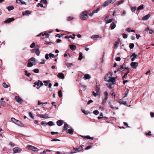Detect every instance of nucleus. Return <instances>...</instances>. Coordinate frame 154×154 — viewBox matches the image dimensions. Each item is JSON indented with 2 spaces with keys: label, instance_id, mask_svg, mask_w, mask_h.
Returning <instances> with one entry per match:
<instances>
[{
  "label": "nucleus",
  "instance_id": "nucleus-1",
  "mask_svg": "<svg viewBox=\"0 0 154 154\" xmlns=\"http://www.w3.org/2000/svg\"><path fill=\"white\" fill-rule=\"evenodd\" d=\"M112 74L111 72H109L105 75L104 79V81L112 82V85L115 84L116 81V78L112 77Z\"/></svg>",
  "mask_w": 154,
  "mask_h": 154
},
{
  "label": "nucleus",
  "instance_id": "nucleus-2",
  "mask_svg": "<svg viewBox=\"0 0 154 154\" xmlns=\"http://www.w3.org/2000/svg\"><path fill=\"white\" fill-rule=\"evenodd\" d=\"M37 60H36V59L34 57H32L30 58L28 60L27 66L28 67H31L33 65H36Z\"/></svg>",
  "mask_w": 154,
  "mask_h": 154
},
{
  "label": "nucleus",
  "instance_id": "nucleus-3",
  "mask_svg": "<svg viewBox=\"0 0 154 154\" xmlns=\"http://www.w3.org/2000/svg\"><path fill=\"white\" fill-rule=\"evenodd\" d=\"M80 18L83 20H85L88 18V13L86 11L82 12L80 15Z\"/></svg>",
  "mask_w": 154,
  "mask_h": 154
},
{
  "label": "nucleus",
  "instance_id": "nucleus-4",
  "mask_svg": "<svg viewBox=\"0 0 154 154\" xmlns=\"http://www.w3.org/2000/svg\"><path fill=\"white\" fill-rule=\"evenodd\" d=\"M11 120L12 121L15 123L18 126H23V124L22 122L14 118H11Z\"/></svg>",
  "mask_w": 154,
  "mask_h": 154
},
{
  "label": "nucleus",
  "instance_id": "nucleus-5",
  "mask_svg": "<svg viewBox=\"0 0 154 154\" xmlns=\"http://www.w3.org/2000/svg\"><path fill=\"white\" fill-rule=\"evenodd\" d=\"M27 147L29 150H31L34 152H37L38 150L36 147L30 145L27 146Z\"/></svg>",
  "mask_w": 154,
  "mask_h": 154
},
{
  "label": "nucleus",
  "instance_id": "nucleus-6",
  "mask_svg": "<svg viewBox=\"0 0 154 154\" xmlns=\"http://www.w3.org/2000/svg\"><path fill=\"white\" fill-rule=\"evenodd\" d=\"M13 150L14 153H19L21 151L22 149L18 147H16L13 148Z\"/></svg>",
  "mask_w": 154,
  "mask_h": 154
},
{
  "label": "nucleus",
  "instance_id": "nucleus-7",
  "mask_svg": "<svg viewBox=\"0 0 154 154\" xmlns=\"http://www.w3.org/2000/svg\"><path fill=\"white\" fill-rule=\"evenodd\" d=\"M115 2V0L112 1V0H107L106 1L103 5V7H106L109 5L110 3H113Z\"/></svg>",
  "mask_w": 154,
  "mask_h": 154
},
{
  "label": "nucleus",
  "instance_id": "nucleus-8",
  "mask_svg": "<svg viewBox=\"0 0 154 154\" xmlns=\"http://www.w3.org/2000/svg\"><path fill=\"white\" fill-rule=\"evenodd\" d=\"M15 100L19 103L21 104L23 102L22 99L19 96H16L15 97Z\"/></svg>",
  "mask_w": 154,
  "mask_h": 154
},
{
  "label": "nucleus",
  "instance_id": "nucleus-9",
  "mask_svg": "<svg viewBox=\"0 0 154 154\" xmlns=\"http://www.w3.org/2000/svg\"><path fill=\"white\" fill-rule=\"evenodd\" d=\"M130 65L133 68L136 69L138 66V63L136 62H132L131 63Z\"/></svg>",
  "mask_w": 154,
  "mask_h": 154
},
{
  "label": "nucleus",
  "instance_id": "nucleus-10",
  "mask_svg": "<svg viewBox=\"0 0 154 154\" xmlns=\"http://www.w3.org/2000/svg\"><path fill=\"white\" fill-rule=\"evenodd\" d=\"M14 20V18L13 17L9 18L7 20L5 21L4 22L5 23H10L11 22Z\"/></svg>",
  "mask_w": 154,
  "mask_h": 154
},
{
  "label": "nucleus",
  "instance_id": "nucleus-11",
  "mask_svg": "<svg viewBox=\"0 0 154 154\" xmlns=\"http://www.w3.org/2000/svg\"><path fill=\"white\" fill-rule=\"evenodd\" d=\"M83 149V147L82 146H80L79 147L77 148H75L73 147V149L75 151L77 152H79L82 151Z\"/></svg>",
  "mask_w": 154,
  "mask_h": 154
},
{
  "label": "nucleus",
  "instance_id": "nucleus-12",
  "mask_svg": "<svg viewBox=\"0 0 154 154\" xmlns=\"http://www.w3.org/2000/svg\"><path fill=\"white\" fill-rule=\"evenodd\" d=\"M39 117L45 119H47L48 118H50V117H48V114H39Z\"/></svg>",
  "mask_w": 154,
  "mask_h": 154
},
{
  "label": "nucleus",
  "instance_id": "nucleus-13",
  "mask_svg": "<svg viewBox=\"0 0 154 154\" xmlns=\"http://www.w3.org/2000/svg\"><path fill=\"white\" fill-rule=\"evenodd\" d=\"M16 2L20 5H26V3L24 2H22L21 0H16Z\"/></svg>",
  "mask_w": 154,
  "mask_h": 154
},
{
  "label": "nucleus",
  "instance_id": "nucleus-14",
  "mask_svg": "<svg viewBox=\"0 0 154 154\" xmlns=\"http://www.w3.org/2000/svg\"><path fill=\"white\" fill-rule=\"evenodd\" d=\"M150 16V14H149L143 17H142V19L143 20H147L149 18Z\"/></svg>",
  "mask_w": 154,
  "mask_h": 154
},
{
  "label": "nucleus",
  "instance_id": "nucleus-15",
  "mask_svg": "<svg viewBox=\"0 0 154 154\" xmlns=\"http://www.w3.org/2000/svg\"><path fill=\"white\" fill-rule=\"evenodd\" d=\"M119 103L121 104H123L125 106L127 105V103L126 101H123L122 100L120 99L118 101Z\"/></svg>",
  "mask_w": 154,
  "mask_h": 154
},
{
  "label": "nucleus",
  "instance_id": "nucleus-16",
  "mask_svg": "<svg viewBox=\"0 0 154 154\" xmlns=\"http://www.w3.org/2000/svg\"><path fill=\"white\" fill-rule=\"evenodd\" d=\"M41 35H42L43 36H45V37L46 38H48L49 36V35L46 33H45L44 34L42 33H40V34H39V36Z\"/></svg>",
  "mask_w": 154,
  "mask_h": 154
},
{
  "label": "nucleus",
  "instance_id": "nucleus-17",
  "mask_svg": "<svg viewBox=\"0 0 154 154\" xmlns=\"http://www.w3.org/2000/svg\"><path fill=\"white\" fill-rule=\"evenodd\" d=\"M31 13V12L28 10H26L24 12H23V16L26 15H28Z\"/></svg>",
  "mask_w": 154,
  "mask_h": 154
},
{
  "label": "nucleus",
  "instance_id": "nucleus-18",
  "mask_svg": "<svg viewBox=\"0 0 154 154\" xmlns=\"http://www.w3.org/2000/svg\"><path fill=\"white\" fill-rule=\"evenodd\" d=\"M57 77L60 79H63L64 78V74L62 73H59L58 74Z\"/></svg>",
  "mask_w": 154,
  "mask_h": 154
},
{
  "label": "nucleus",
  "instance_id": "nucleus-19",
  "mask_svg": "<svg viewBox=\"0 0 154 154\" xmlns=\"http://www.w3.org/2000/svg\"><path fill=\"white\" fill-rule=\"evenodd\" d=\"M57 124L58 126H61L63 124V121L61 120H58L57 122Z\"/></svg>",
  "mask_w": 154,
  "mask_h": 154
},
{
  "label": "nucleus",
  "instance_id": "nucleus-20",
  "mask_svg": "<svg viewBox=\"0 0 154 154\" xmlns=\"http://www.w3.org/2000/svg\"><path fill=\"white\" fill-rule=\"evenodd\" d=\"M73 130L72 129L67 130L66 131L67 133H69L71 135L73 134Z\"/></svg>",
  "mask_w": 154,
  "mask_h": 154
},
{
  "label": "nucleus",
  "instance_id": "nucleus-21",
  "mask_svg": "<svg viewBox=\"0 0 154 154\" xmlns=\"http://www.w3.org/2000/svg\"><path fill=\"white\" fill-rule=\"evenodd\" d=\"M32 53H35L37 55H38V48L36 49H32Z\"/></svg>",
  "mask_w": 154,
  "mask_h": 154
},
{
  "label": "nucleus",
  "instance_id": "nucleus-22",
  "mask_svg": "<svg viewBox=\"0 0 154 154\" xmlns=\"http://www.w3.org/2000/svg\"><path fill=\"white\" fill-rule=\"evenodd\" d=\"M84 138H87L88 139L93 140L94 138L93 137H91L89 135L85 136H81Z\"/></svg>",
  "mask_w": 154,
  "mask_h": 154
},
{
  "label": "nucleus",
  "instance_id": "nucleus-23",
  "mask_svg": "<svg viewBox=\"0 0 154 154\" xmlns=\"http://www.w3.org/2000/svg\"><path fill=\"white\" fill-rule=\"evenodd\" d=\"M70 48L72 51L75 50L76 48V46L74 45H71L69 46Z\"/></svg>",
  "mask_w": 154,
  "mask_h": 154
},
{
  "label": "nucleus",
  "instance_id": "nucleus-24",
  "mask_svg": "<svg viewBox=\"0 0 154 154\" xmlns=\"http://www.w3.org/2000/svg\"><path fill=\"white\" fill-rule=\"evenodd\" d=\"M116 26V24L114 23L113 22L111 23L110 27L111 29H113L115 28Z\"/></svg>",
  "mask_w": 154,
  "mask_h": 154
},
{
  "label": "nucleus",
  "instance_id": "nucleus-25",
  "mask_svg": "<svg viewBox=\"0 0 154 154\" xmlns=\"http://www.w3.org/2000/svg\"><path fill=\"white\" fill-rule=\"evenodd\" d=\"M68 125L67 123H65L64 125L63 126V129L62 131L63 132L64 131H66L67 130V129L68 128Z\"/></svg>",
  "mask_w": 154,
  "mask_h": 154
},
{
  "label": "nucleus",
  "instance_id": "nucleus-26",
  "mask_svg": "<svg viewBox=\"0 0 154 154\" xmlns=\"http://www.w3.org/2000/svg\"><path fill=\"white\" fill-rule=\"evenodd\" d=\"M95 91L97 93V94H100V88L98 86H97L95 88Z\"/></svg>",
  "mask_w": 154,
  "mask_h": 154
},
{
  "label": "nucleus",
  "instance_id": "nucleus-27",
  "mask_svg": "<svg viewBox=\"0 0 154 154\" xmlns=\"http://www.w3.org/2000/svg\"><path fill=\"white\" fill-rule=\"evenodd\" d=\"M99 37V36L97 35H92L91 38L94 40H95Z\"/></svg>",
  "mask_w": 154,
  "mask_h": 154
},
{
  "label": "nucleus",
  "instance_id": "nucleus-28",
  "mask_svg": "<svg viewBox=\"0 0 154 154\" xmlns=\"http://www.w3.org/2000/svg\"><path fill=\"white\" fill-rule=\"evenodd\" d=\"M119 44V42L117 41L116 42L114 45V48L115 49L116 48L118 47Z\"/></svg>",
  "mask_w": 154,
  "mask_h": 154
},
{
  "label": "nucleus",
  "instance_id": "nucleus-29",
  "mask_svg": "<svg viewBox=\"0 0 154 154\" xmlns=\"http://www.w3.org/2000/svg\"><path fill=\"white\" fill-rule=\"evenodd\" d=\"M83 58L82 57V54L81 52H80L79 53V60H82Z\"/></svg>",
  "mask_w": 154,
  "mask_h": 154
},
{
  "label": "nucleus",
  "instance_id": "nucleus-30",
  "mask_svg": "<svg viewBox=\"0 0 154 154\" xmlns=\"http://www.w3.org/2000/svg\"><path fill=\"white\" fill-rule=\"evenodd\" d=\"M7 9L9 11H10L11 10H12L14 9V7L13 6H10L8 7Z\"/></svg>",
  "mask_w": 154,
  "mask_h": 154
},
{
  "label": "nucleus",
  "instance_id": "nucleus-31",
  "mask_svg": "<svg viewBox=\"0 0 154 154\" xmlns=\"http://www.w3.org/2000/svg\"><path fill=\"white\" fill-rule=\"evenodd\" d=\"M143 5H141L140 6H139L137 8V11H139L140 10H142V9H143Z\"/></svg>",
  "mask_w": 154,
  "mask_h": 154
},
{
  "label": "nucleus",
  "instance_id": "nucleus-32",
  "mask_svg": "<svg viewBox=\"0 0 154 154\" xmlns=\"http://www.w3.org/2000/svg\"><path fill=\"white\" fill-rule=\"evenodd\" d=\"M124 2V0H121L119 1L116 4V5H119L122 3H123Z\"/></svg>",
  "mask_w": 154,
  "mask_h": 154
},
{
  "label": "nucleus",
  "instance_id": "nucleus-33",
  "mask_svg": "<svg viewBox=\"0 0 154 154\" xmlns=\"http://www.w3.org/2000/svg\"><path fill=\"white\" fill-rule=\"evenodd\" d=\"M37 86L36 87L38 89V82H35L34 83V85H33V87H35L36 86V85Z\"/></svg>",
  "mask_w": 154,
  "mask_h": 154
},
{
  "label": "nucleus",
  "instance_id": "nucleus-34",
  "mask_svg": "<svg viewBox=\"0 0 154 154\" xmlns=\"http://www.w3.org/2000/svg\"><path fill=\"white\" fill-rule=\"evenodd\" d=\"M84 78H85L86 79H88L90 78V76L88 74H86L84 75Z\"/></svg>",
  "mask_w": 154,
  "mask_h": 154
},
{
  "label": "nucleus",
  "instance_id": "nucleus-35",
  "mask_svg": "<svg viewBox=\"0 0 154 154\" xmlns=\"http://www.w3.org/2000/svg\"><path fill=\"white\" fill-rule=\"evenodd\" d=\"M24 72L25 73V75L28 77H29L30 75H31L30 73H28V72L27 70H25Z\"/></svg>",
  "mask_w": 154,
  "mask_h": 154
},
{
  "label": "nucleus",
  "instance_id": "nucleus-36",
  "mask_svg": "<svg viewBox=\"0 0 154 154\" xmlns=\"http://www.w3.org/2000/svg\"><path fill=\"white\" fill-rule=\"evenodd\" d=\"M58 95L60 97H61L62 96V92L61 90H59L58 91Z\"/></svg>",
  "mask_w": 154,
  "mask_h": 154
},
{
  "label": "nucleus",
  "instance_id": "nucleus-37",
  "mask_svg": "<svg viewBox=\"0 0 154 154\" xmlns=\"http://www.w3.org/2000/svg\"><path fill=\"white\" fill-rule=\"evenodd\" d=\"M47 124L50 126H51L53 125H54V124L53 123L52 121H50L48 122Z\"/></svg>",
  "mask_w": 154,
  "mask_h": 154
},
{
  "label": "nucleus",
  "instance_id": "nucleus-38",
  "mask_svg": "<svg viewBox=\"0 0 154 154\" xmlns=\"http://www.w3.org/2000/svg\"><path fill=\"white\" fill-rule=\"evenodd\" d=\"M134 47V44L133 43H130L129 45V48L130 49H132Z\"/></svg>",
  "mask_w": 154,
  "mask_h": 154
},
{
  "label": "nucleus",
  "instance_id": "nucleus-39",
  "mask_svg": "<svg viewBox=\"0 0 154 154\" xmlns=\"http://www.w3.org/2000/svg\"><path fill=\"white\" fill-rule=\"evenodd\" d=\"M107 98H106V97H105L104 98V99L103 100V101H102V104L104 105L105 104L106 102V100H107Z\"/></svg>",
  "mask_w": 154,
  "mask_h": 154
},
{
  "label": "nucleus",
  "instance_id": "nucleus-40",
  "mask_svg": "<svg viewBox=\"0 0 154 154\" xmlns=\"http://www.w3.org/2000/svg\"><path fill=\"white\" fill-rule=\"evenodd\" d=\"M66 65L67 67H71V66H73V64L72 63H66Z\"/></svg>",
  "mask_w": 154,
  "mask_h": 154
},
{
  "label": "nucleus",
  "instance_id": "nucleus-41",
  "mask_svg": "<svg viewBox=\"0 0 154 154\" xmlns=\"http://www.w3.org/2000/svg\"><path fill=\"white\" fill-rule=\"evenodd\" d=\"M109 105L110 106V107L112 109H114V106H113V105H112V104H111V102L109 101Z\"/></svg>",
  "mask_w": 154,
  "mask_h": 154
},
{
  "label": "nucleus",
  "instance_id": "nucleus-42",
  "mask_svg": "<svg viewBox=\"0 0 154 154\" xmlns=\"http://www.w3.org/2000/svg\"><path fill=\"white\" fill-rule=\"evenodd\" d=\"M2 85L3 87L6 88L8 87V85H7L5 83H3L2 84Z\"/></svg>",
  "mask_w": 154,
  "mask_h": 154
},
{
  "label": "nucleus",
  "instance_id": "nucleus-43",
  "mask_svg": "<svg viewBox=\"0 0 154 154\" xmlns=\"http://www.w3.org/2000/svg\"><path fill=\"white\" fill-rule=\"evenodd\" d=\"M137 55L135 54V53H133L131 56V57H133L134 59L137 58Z\"/></svg>",
  "mask_w": 154,
  "mask_h": 154
},
{
  "label": "nucleus",
  "instance_id": "nucleus-44",
  "mask_svg": "<svg viewBox=\"0 0 154 154\" xmlns=\"http://www.w3.org/2000/svg\"><path fill=\"white\" fill-rule=\"evenodd\" d=\"M82 111L86 115L88 114L89 113V112H88L87 111H86L84 109H82Z\"/></svg>",
  "mask_w": 154,
  "mask_h": 154
},
{
  "label": "nucleus",
  "instance_id": "nucleus-45",
  "mask_svg": "<svg viewBox=\"0 0 154 154\" xmlns=\"http://www.w3.org/2000/svg\"><path fill=\"white\" fill-rule=\"evenodd\" d=\"M41 3H43L45 4L47 3V0H41L40 2Z\"/></svg>",
  "mask_w": 154,
  "mask_h": 154
},
{
  "label": "nucleus",
  "instance_id": "nucleus-46",
  "mask_svg": "<svg viewBox=\"0 0 154 154\" xmlns=\"http://www.w3.org/2000/svg\"><path fill=\"white\" fill-rule=\"evenodd\" d=\"M93 113L95 115H97L99 113V112L97 110H94L93 112Z\"/></svg>",
  "mask_w": 154,
  "mask_h": 154
},
{
  "label": "nucleus",
  "instance_id": "nucleus-47",
  "mask_svg": "<svg viewBox=\"0 0 154 154\" xmlns=\"http://www.w3.org/2000/svg\"><path fill=\"white\" fill-rule=\"evenodd\" d=\"M73 19V17L70 16V17H68V18L67 19V21H70V20H72Z\"/></svg>",
  "mask_w": 154,
  "mask_h": 154
},
{
  "label": "nucleus",
  "instance_id": "nucleus-48",
  "mask_svg": "<svg viewBox=\"0 0 154 154\" xmlns=\"http://www.w3.org/2000/svg\"><path fill=\"white\" fill-rule=\"evenodd\" d=\"M48 55L50 57L54 58L55 57L54 56V54L52 53H50Z\"/></svg>",
  "mask_w": 154,
  "mask_h": 154
},
{
  "label": "nucleus",
  "instance_id": "nucleus-49",
  "mask_svg": "<svg viewBox=\"0 0 154 154\" xmlns=\"http://www.w3.org/2000/svg\"><path fill=\"white\" fill-rule=\"evenodd\" d=\"M100 10V9L99 8H98L97 10L93 11V13H94V14L97 13Z\"/></svg>",
  "mask_w": 154,
  "mask_h": 154
},
{
  "label": "nucleus",
  "instance_id": "nucleus-50",
  "mask_svg": "<svg viewBox=\"0 0 154 154\" xmlns=\"http://www.w3.org/2000/svg\"><path fill=\"white\" fill-rule=\"evenodd\" d=\"M35 43L34 42H33L30 45V48H33L34 47H35Z\"/></svg>",
  "mask_w": 154,
  "mask_h": 154
},
{
  "label": "nucleus",
  "instance_id": "nucleus-51",
  "mask_svg": "<svg viewBox=\"0 0 154 154\" xmlns=\"http://www.w3.org/2000/svg\"><path fill=\"white\" fill-rule=\"evenodd\" d=\"M51 133L52 135H54V134H59V133L57 132H54L52 131L51 132Z\"/></svg>",
  "mask_w": 154,
  "mask_h": 154
},
{
  "label": "nucleus",
  "instance_id": "nucleus-52",
  "mask_svg": "<svg viewBox=\"0 0 154 154\" xmlns=\"http://www.w3.org/2000/svg\"><path fill=\"white\" fill-rule=\"evenodd\" d=\"M106 85H107L108 87L110 89L112 88L111 85V84H110L109 83H108V84H106Z\"/></svg>",
  "mask_w": 154,
  "mask_h": 154
},
{
  "label": "nucleus",
  "instance_id": "nucleus-53",
  "mask_svg": "<svg viewBox=\"0 0 154 154\" xmlns=\"http://www.w3.org/2000/svg\"><path fill=\"white\" fill-rule=\"evenodd\" d=\"M122 36L124 38H126L127 37V35L126 34L123 33L122 34Z\"/></svg>",
  "mask_w": 154,
  "mask_h": 154
},
{
  "label": "nucleus",
  "instance_id": "nucleus-54",
  "mask_svg": "<svg viewBox=\"0 0 154 154\" xmlns=\"http://www.w3.org/2000/svg\"><path fill=\"white\" fill-rule=\"evenodd\" d=\"M124 68L123 67V66H121L120 67V70L122 71H124Z\"/></svg>",
  "mask_w": 154,
  "mask_h": 154
},
{
  "label": "nucleus",
  "instance_id": "nucleus-55",
  "mask_svg": "<svg viewBox=\"0 0 154 154\" xmlns=\"http://www.w3.org/2000/svg\"><path fill=\"white\" fill-rule=\"evenodd\" d=\"M47 102H45V103H42V102H40L39 101V105H41L42 106L43 104H47Z\"/></svg>",
  "mask_w": 154,
  "mask_h": 154
},
{
  "label": "nucleus",
  "instance_id": "nucleus-56",
  "mask_svg": "<svg viewBox=\"0 0 154 154\" xmlns=\"http://www.w3.org/2000/svg\"><path fill=\"white\" fill-rule=\"evenodd\" d=\"M41 124L42 125H43L44 126H45L47 125V123L44 121H42L41 122Z\"/></svg>",
  "mask_w": 154,
  "mask_h": 154
},
{
  "label": "nucleus",
  "instance_id": "nucleus-57",
  "mask_svg": "<svg viewBox=\"0 0 154 154\" xmlns=\"http://www.w3.org/2000/svg\"><path fill=\"white\" fill-rule=\"evenodd\" d=\"M92 147V146H87L86 148H85V150H88V149H90V148H91Z\"/></svg>",
  "mask_w": 154,
  "mask_h": 154
},
{
  "label": "nucleus",
  "instance_id": "nucleus-58",
  "mask_svg": "<svg viewBox=\"0 0 154 154\" xmlns=\"http://www.w3.org/2000/svg\"><path fill=\"white\" fill-rule=\"evenodd\" d=\"M146 135L147 136L151 135V132L149 131L148 133H146Z\"/></svg>",
  "mask_w": 154,
  "mask_h": 154
},
{
  "label": "nucleus",
  "instance_id": "nucleus-59",
  "mask_svg": "<svg viewBox=\"0 0 154 154\" xmlns=\"http://www.w3.org/2000/svg\"><path fill=\"white\" fill-rule=\"evenodd\" d=\"M29 116L30 117L33 119H34L33 117L32 116V113L31 112H29Z\"/></svg>",
  "mask_w": 154,
  "mask_h": 154
},
{
  "label": "nucleus",
  "instance_id": "nucleus-60",
  "mask_svg": "<svg viewBox=\"0 0 154 154\" xmlns=\"http://www.w3.org/2000/svg\"><path fill=\"white\" fill-rule=\"evenodd\" d=\"M33 71L35 73H38V69H34L33 70Z\"/></svg>",
  "mask_w": 154,
  "mask_h": 154
},
{
  "label": "nucleus",
  "instance_id": "nucleus-61",
  "mask_svg": "<svg viewBox=\"0 0 154 154\" xmlns=\"http://www.w3.org/2000/svg\"><path fill=\"white\" fill-rule=\"evenodd\" d=\"M43 82L45 83L44 85L45 86H47L48 84V82L47 81H44Z\"/></svg>",
  "mask_w": 154,
  "mask_h": 154
},
{
  "label": "nucleus",
  "instance_id": "nucleus-62",
  "mask_svg": "<svg viewBox=\"0 0 154 154\" xmlns=\"http://www.w3.org/2000/svg\"><path fill=\"white\" fill-rule=\"evenodd\" d=\"M108 93L107 91H105L104 93V95L105 96V97H106V98H108Z\"/></svg>",
  "mask_w": 154,
  "mask_h": 154
},
{
  "label": "nucleus",
  "instance_id": "nucleus-63",
  "mask_svg": "<svg viewBox=\"0 0 154 154\" xmlns=\"http://www.w3.org/2000/svg\"><path fill=\"white\" fill-rule=\"evenodd\" d=\"M136 7H132L131 8V10L132 11H134L136 10Z\"/></svg>",
  "mask_w": 154,
  "mask_h": 154
},
{
  "label": "nucleus",
  "instance_id": "nucleus-64",
  "mask_svg": "<svg viewBox=\"0 0 154 154\" xmlns=\"http://www.w3.org/2000/svg\"><path fill=\"white\" fill-rule=\"evenodd\" d=\"M127 75L125 73V74L122 77V79L123 80H124L126 77H127Z\"/></svg>",
  "mask_w": 154,
  "mask_h": 154
}]
</instances>
